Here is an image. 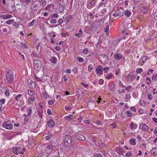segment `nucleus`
<instances>
[{
    "label": "nucleus",
    "instance_id": "37998d69",
    "mask_svg": "<svg viewBox=\"0 0 157 157\" xmlns=\"http://www.w3.org/2000/svg\"><path fill=\"white\" fill-rule=\"evenodd\" d=\"M50 23L51 24L56 23V20L55 19H51L50 21Z\"/></svg>",
    "mask_w": 157,
    "mask_h": 157
},
{
    "label": "nucleus",
    "instance_id": "c03bdc74",
    "mask_svg": "<svg viewBox=\"0 0 157 157\" xmlns=\"http://www.w3.org/2000/svg\"><path fill=\"white\" fill-rule=\"evenodd\" d=\"M5 94L6 95V96H9L10 95V93H9V90L8 89H7L6 90L5 92Z\"/></svg>",
    "mask_w": 157,
    "mask_h": 157
},
{
    "label": "nucleus",
    "instance_id": "4d7b16f0",
    "mask_svg": "<svg viewBox=\"0 0 157 157\" xmlns=\"http://www.w3.org/2000/svg\"><path fill=\"white\" fill-rule=\"evenodd\" d=\"M118 14H117V12H115L113 14V16L114 17H117L118 16Z\"/></svg>",
    "mask_w": 157,
    "mask_h": 157
},
{
    "label": "nucleus",
    "instance_id": "f3484780",
    "mask_svg": "<svg viewBox=\"0 0 157 157\" xmlns=\"http://www.w3.org/2000/svg\"><path fill=\"white\" fill-rule=\"evenodd\" d=\"M36 99V98L35 97H30L29 98L28 100V103L29 104H32L33 102Z\"/></svg>",
    "mask_w": 157,
    "mask_h": 157
},
{
    "label": "nucleus",
    "instance_id": "20e7f679",
    "mask_svg": "<svg viewBox=\"0 0 157 157\" xmlns=\"http://www.w3.org/2000/svg\"><path fill=\"white\" fill-rule=\"evenodd\" d=\"M0 126L8 130L12 129L13 128V125L12 124L10 123L7 124L6 122H5L1 124Z\"/></svg>",
    "mask_w": 157,
    "mask_h": 157
},
{
    "label": "nucleus",
    "instance_id": "6ab92c4d",
    "mask_svg": "<svg viewBox=\"0 0 157 157\" xmlns=\"http://www.w3.org/2000/svg\"><path fill=\"white\" fill-rule=\"evenodd\" d=\"M72 18V16L71 15H69L65 18L64 19L66 23H68Z\"/></svg>",
    "mask_w": 157,
    "mask_h": 157
},
{
    "label": "nucleus",
    "instance_id": "4c0bfd02",
    "mask_svg": "<svg viewBox=\"0 0 157 157\" xmlns=\"http://www.w3.org/2000/svg\"><path fill=\"white\" fill-rule=\"evenodd\" d=\"M52 7L51 5H48V6L45 8V9L46 10H50L51 8Z\"/></svg>",
    "mask_w": 157,
    "mask_h": 157
},
{
    "label": "nucleus",
    "instance_id": "f8f14e48",
    "mask_svg": "<svg viewBox=\"0 0 157 157\" xmlns=\"http://www.w3.org/2000/svg\"><path fill=\"white\" fill-rule=\"evenodd\" d=\"M114 58L120 60L122 58V55L119 53L115 54L114 55Z\"/></svg>",
    "mask_w": 157,
    "mask_h": 157
},
{
    "label": "nucleus",
    "instance_id": "79ce46f5",
    "mask_svg": "<svg viewBox=\"0 0 157 157\" xmlns=\"http://www.w3.org/2000/svg\"><path fill=\"white\" fill-rule=\"evenodd\" d=\"M52 136L51 134L45 137V139L47 140H49L50 139V138Z\"/></svg>",
    "mask_w": 157,
    "mask_h": 157
},
{
    "label": "nucleus",
    "instance_id": "cd10ccee",
    "mask_svg": "<svg viewBox=\"0 0 157 157\" xmlns=\"http://www.w3.org/2000/svg\"><path fill=\"white\" fill-rule=\"evenodd\" d=\"M114 85H112L109 86V89L113 91L115 90V89L114 88Z\"/></svg>",
    "mask_w": 157,
    "mask_h": 157
},
{
    "label": "nucleus",
    "instance_id": "bb28decb",
    "mask_svg": "<svg viewBox=\"0 0 157 157\" xmlns=\"http://www.w3.org/2000/svg\"><path fill=\"white\" fill-rule=\"evenodd\" d=\"M29 85L31 87L33 88L35 87V83L34 82H33L29 83Z\"/></svg>",
    "mask_w": 157,
    "mask_h": 157
},
{
    "label": "nucleus",
    "instance_id": "5fc2aeb1",
    "mask_svg": "<svg viewBox=\"0 0 157 157\" xmlns=\"http://www.w3.org/2000/svg\"><path fill=\"white\" fill-rule=\"evenodd\" d=\"M88 52V49L86 48L84 49L83 51V53L84 54H86Z\"/></svg>",
    "mask_w": 157,
    "mask_h": 157
},
{
    "label": "nucleus",
    "instance_id": "0eeeda50",
    "mask_svg": "<svg viewBox=\"0 0 157 157\" xmlns=\"http://www.w3.org/2000/svg\"><path fill=\"white\" fill-rule=\"evenodd\" d=\"M139 128L144 131H147L149 129V128L144 123L140 124L139 125Z\"/></svg>",
    "mask_w": 157,
    "mask_h": 157
},
{
    "label": "nucleus",
    "instance_id": "f257e3e1",
    "mask_svg": "<svg viewBox=\"0 0 157 157\" xmlns=\"http://www.w3.org/2000/svg\"><path fill=\"white\" fill-rule=\"evenodd\" d=\"M13 75L14 72L12 70H8L6 71V77L9 84H10L13 82Z\"/></svg>",
    "mask_w": 157,
    "mask_h": 157
},
{
    "label": "nucleus",
    "instance_id": "7c9ffc66",
    "mask_svg": "<svg viewBox=\"0 0 157 157\" xmlns=\"http://www.w3.org/2000/svg\"><path fill=\"white\" fill-rule=\"evenodd\" d=\"M13 20L12 19H10L7 21L6 23L7 24L10 25L11 23H13Z\"/></svg>",
    "mask_w": 157,
    "mask_h": 157
},
{
    "label": "nucleus",
    "instance_id": "7ed1b4c3",
    "mask_svg": "<svg viewBox=\"0 0 157 157\" xmlns=\"http://www.w3.org/2000/svg\"><path fill=\"white\" fill-rule=\"evenodd\" d=\"M39 5L40 3L38 1H34L31 6V9L33 10H38L40 8Z\"/></svg>",
    "mask_w": 157,
    "mask_h": 157
},
{
    "label": "nucleus",
    "instance_id": "a211bd4d",
    "mask_svg": "<svg viewBox=\"0 0 157 157\" xmlns=\"http://www.w3.org/2000/svg\"><path fill=\"white\" fill-rule=\"evenodd\" d=\"M151 154H153L154 155H157V148H152L151 151Z\"/></svg>",
    "mask_w": 157,
    "mask_h": 157
},
{
    "label": "nucleus",
    "instance_id": "393cba45",
    "mask_svg": "<svg viewBox=\"0 0 157 157\" xmlns=\"http://www.w3.org/2000/svg\"><path fill=\"white\" fill-rule=\"evenodd\" d=\"M42 109H38V114L40 117H42Z\"/></svg>",
    "mask_w": 157,
    "mask_h": 157
},
{
    "label": "nucleus",
    "instance_id": "052dcab7",
    "mask_svg": "<svg viewBox=\"0 0 157 157\" xmlns=\"http://www.w3.org/2000/svg\"><path fill=\"white\" fill-rule=\"evenodd\" d=\"M58 22L59 24H62L63 22V20L61 18L59 20Z\"/></svg>",
    "mask_w": 157,
    "mask_h": 157
},
{
    "label": "nucleus",
    "instance_id": "c756f323",
    "mask_svg": "<svg viewBox=\"0 0 157 157\" xmlns=\"http://www.w3.org/2000/svg\"><path fill=\"white\" fill-rule=\"evenodd\" d=\"M143 70L141 68H137L136 70V72L137 73H140L142 72Z\"/></svg>",
    "mask_w": 157,
    "mask_h": 157
},
{
    "label": "nucleus",
    "instance_id": "c85d7f7f",
    "mask_svg": "<svg viewBox=\"0 0 157 157\" xmlns=\"http://www.w3.org/2000/svg\"><path fill=\"white\" fill-rule=\"evenodd\" d=\"M113 76V74L111 73H110L109 74L107 75L106 77L105 78L107 79H110L111 77Z\"/></svg>",
    "mask_w": 157,
    "mask_h": 157
},
{
    "label": "nucleus",
    "instance_id": "f03ea898",
    "mask_svg": "<svg viewBox=\"0 0 157 157\" xmlns=\"http://www.w3.org/2000/svg\"><path fill=\"white\" fill-rule=\"evenodd\" d=\"M33 65L35 69L40 70L42 66L41 61L39 59H35L33 61Z\"/></svg>",
    "mask_w": 157,
    "mask_h": 157
},
{
    "label": "nucleus",
    "instance_id": "2f4dec72",
    "mask_svg": "<svg viewBox=\"0 0 157 157\" xmlns=\"http://www.w3.org/2000/svg\"><path fill=\"white\" fill-rule=\"evenodd\" d=\"M28 94L31 96H33L34 93L33 91H31L30 90H28Z\"/></svg>",
    "mask_w": 157,
    "mask_h": 157
},
{
    "label": "nucleus",
    "instance_id": "39448f33",
    "mask_svg": "<svg viewBox=\"0 0 157 157\" xmlns=\"http://www.w3.org/2000/svg\"><path fill=\"white\" fill-rule=\"evenodd\" d=\"M76 138L81 141H84L85 140V138L84 136L80 132H78L75 135Z\"/></svg>",
    "mask_w": 157,
    "mask_h": 157
},
{
    "label": "nucleus",
    "instance_id": "c9c22d12",
    "mask_svg": "<svg viewBox=\"0 0 157 157\" xmlns=\"http://www.w3.org/2000/svg\"><path fill=\"white\" fill-rule=\"evenodd\" d=\"M148 98L150 100H151L152 99L153 97L151 93H148L147 95Z\"/></svg>",
    "mask_w": 157,
    "mask_h": 157
},
{
    "label": "nucleus",
    "instance_id": "2eb2a0df",
    "mask_svg": "<svg viewBox=\"0 0 157 157\" xmlns=\"http://www.w3.org/2000/svg\"><path fill=\"white\" fill-rule=\"evenodd\" d=\"M124 10L122 8L119 9L117 11L118 15L120 16H122L124 14Z\"/></svg>",
    "mask_w": 157,
    "mask_h": 157
},
{
    "label": "nucleus",
    "instance_id": "473e14b6",
    "mask_svg": "<svg viewBox=\"0 0 157 157\" xmlns=\"http://www.w3.org/2000/svg\"><path fill=\"white\" fill-rule=\"evenodd\" d=\"M134 72H130L129 74L126 77L127 78H128L129 77V76L130 77H132L134 76Z\"/></svg>",
    "mask_w": 157,
    "mask_h": 157
},
{
    "label": "nucleus",
    "instance_id": "e433bc0d",
    "mask_svg": "<svg viewBox=\"0 0 157 157\" xmlns=\"http://www.w3.org/2000/svg\"><path fill=\"white\" fill-rule=\"evenodd\" d=\"M55 102V100H50L48 101V104L50 105H52Z\"/></svg>",
    "mask_w": 157,
    "mask_h": 157
},
{
    "label": "nucleus",
    "instance_id": "ea45409f",
    "mask_svg": "<svg viewBox=\"0 0 157 157\" xmlns=\"http://www.w3.org/2000/svg\"><path fill=\"white\" fill-rule=\"evenodd\" d=\"M94 157H102V155L100 154L95 153L94 154Z\"/></svg>",
    "mask_w": 157,
    "mask_h": 157
},
{
    "label": "nucleus",
    "instance_id": "6e6552de",
    "mask_svg": "<svg viewBox=\"0 0 157 157\" xmlns=\"http://www.w3.org/2000/svg\"><path fill=\"white\" fill-rule=\"evenodd\" d=\"M21 148L20 147L16 148L13 147V151L16 154H18L19 153L23 154V152L21 151Z\"/></svg>",
    "mask_w": 157,
    "mask_h": 157
},
{
    "label": "nucleus",
    "instance_id": "58836bf2",
    "mask_svg": "<svg viewBox=\"0 0 157 157\" xmlns=\"http://www.w3.org/2000/svg\"><path fill=\"white\" fill-rule=\"evenodd\" d=\"M58 17L59 15L57 13H56L52 14L51 16V17L52 18H57Z\"/></svg>",
    "mask_w": 157,
    "mask_h": 157
},
{
    "label": "nucleus",
    "instance_id": "f704fd0d",
    "mask_svg": "<svg viewBox=\"0 0 157 157\" xmlns=\"http://www.w3.org/2000/svg\"><path fill=\"white\" fill-rule=\"evenodd\" d=\"M152 79L155 81L157 80V75H153L152 77Z\"/></svg>",
    "mask_w": 157,
    "mask_h": 157
},
{
    "label": "nucleus",
    "instance_id": "dca6fc26",
    "mask_svg": "<svg viewBox=\"0 0 157 157\" xmlns=\"http://www.w3.org/2000/svg\"><path fill=\"white\" fill-rule=\"evenodd\" d=\"M20 1L24 5H28L32 1V0H20Z\"/></svg>",
    "mask_w": 157,
    "mask_h": 157
},
{
    "label": "nucleus",
    "instance_id": "774afa93",
    "mask_svg": "<svg viewBox=\"0 0 157 157\" xmlns=\"http://www.w3.org/2000/svg\"><path fill=\"white\" fill-rule=\"evenodd\" d=\"M55 49L56 51H59L60 50V48L58 47V46H56L55 48Z\"/></svg>",
    "mask_w": 157,
    "mask_h": 157
},
{
    "label": "nucleus",
    "instance_id": "13d9d810",
    "mask_svg": "<svg viewBox=\"0 0 157 157\" xmlns=\"http://www.w3.org/2000/svg\"><path fill=\"white\" fill-rule=\"evenodd\" d=\"M84 122L86 124H89L90 123V121L89 120H85L84 121Z\"/></svg>",
    "mask_w": 157,
    "mask_h": 157
},
{
    "label": "nucleus",
    "instance_id": "49530a36",
    "mask_svg": "<svg viewBox=\"0 0 157 157\" xmlns=\"http://www.w3.org/2000/svg\"><path fill=\"white\" fill-rule=\"evenodd\" d=\"M109 25H108L106 26L105 28V31L106 32H108L109 30Z\"/></svg>",
    "mask_w": 157,
    "mask_h": 157
},
{
    "label": "nucleus",
    "instance_id": "412c9836",
    "mask_svg": "<svg viewBox=\"0 0 157 157\" xmlns=\"http://www.w3.org/2000/svg\"><path fill=\"white\" fill-rule=\"evenodd\" d=\"M74 116L72 115H71L69 116H66L65 117V119L68 121H70L73 118Z\"/></svg>",
    "mask_w": 157,
    "mask_h": 157
},
{
    "label": "nucleus",
    "instance_id": "4468645a",
    "mask_svg": "<svg viewBox=\"0 0 157 157\" xmlns=\"http://www.w3.org/2000/svg\"><path fill=\"white\" fill-rule=\"evenodd\" d=\"M48 126L50 127H53L55 125V123L53 121V120L52 119H51L49 121H48Z\"/></svg>",
    "mask_w": 157,
    "mask_h": 157
},
{
    "label": "nucleus",
    "instance_id": "a878e982",
    "mask_svg": "<svg viewBox=\"0 0 157 157\" xmlns=\"http://www.w3.org/2000/svg\"><path fill=\"white\" fill-rule=\"evenodd\" d=\"M52 62L53 63H55L56 61V58L55 57H52L51 59Z\"/></svg>",
    "mask_w": 157,
    "mask_h": 157
},
{
    "label": "nucleus",
    "instance_id": "a18cd8bd",
    "mask_svg": "<svg viewBox=\"0 0 157 157\" xmlns=\"http://www.w3.org/2000/svg\"><path fill=\"white\" fill-rule=\"evenodd\" d=\"M25 117V121H27L29 120V118L27 117V115L26 114H24L23 115Z\"/></svg>",
    "mask_w": 157,
    "mask_h": 157
},
{
    "label": "nucleus",
    "instance_id": "9b49d317",
    "mask_svg": "<svg viewBox=\"0 0 157 157\" xmlns=\"http://www.w3.org/2000/svg\"><path fill=\"white\" fill-rule=\"evenodd\" d=\"M64 142L71 144L72 143V139L71 136H66L64 139Z\"/></svg>",
    "mask_w": 157,
    "mask_h": 157
},
{
    "label": "nucleus",
    "instance_id": "864d4df0",
    "mask_svg": "<svg viewBox=\"0 0 157 157\" xmlns=\"http://www.w3.org/2000/svg\"><path fill=\"white\" fill-rule=\"evenodd\" d=\"M132 88V87L131 86H128L127 87H126V88L125 89V90H127L128 91L130 92V90H128V89H130Z\"/></svg>",
    "mask_w": 157,
    "mask_h": 157
},
{
    "label": "nucleus",
    "instance_id": "5701e85b",
    "mask_svg": "<svg viewBox=\"0 0 157 157\" xmlns=\"http://www.w3.org/2000/svg\"><path fill=\"white\" fill-rule=\"evenodd\" d=\"M36 21V19H33V21L28 24V26L29 27L33 26Z\"/></svg>",
    "mask_w": 157,
    "mask_h": 157
},
{
    "label": "nucleus",
    "instance_id": "4be33fe9",
    "mask_svg": "<svg viewBox=\"0 0 157 157\" xmlns=\"http://www.w3.org/2000/svg\"><path fill=\"white\" fill-rule=\"evenodd\" d=\"M135 141L136 139H135L132 138L130 140V143L131 144L134 145L136 144V142Z\"/></svg>",
    "mask_w": 157,
    "mask_h": 157
},
{
    "label": "nucleus",
    "instance_id": "ddd939ff",
    "mask_svg": "<svg viewBox=\"0 0 157 157\" xmlns=\"http://www.w3.org/2000/svg\"><path fill=\"white\" fill-rule=\"evenodd\" d=\"M102 67L101 66H99L97 69L96 74H100V75L102 74Z\"/></svg>",
    "mask_w": 157,
    "mask_h": 157
},
{
    "label": "nucleus",
    "instance_id": "de8ad7c7",
    "mask_svg": "<svg viewBox=\"0 0 157 157\" xmlns=\"http://www.w3.org/2000/svg\"><path fill=\"white\" fill-rule=\"evenodd\" d=\"M103 70L105 71V73H107V71L109 70V67H104Z\"/></svg>",
    "mask_w": 157,
    "mask_h": 157
},
{
    "label": "nucleus",
    "instance_id": "0e129e2a",
    "mask_svg": "<svg viewBox=\"0 0 157 157\" xmlns=\"http://www.w3.org/2000/svg\"><path fill=\"white\" fill-rule=\"evenodd\" d=\"M153 121L157 123V118L156 117H153L152 118Z\"/></svg>",
    "mask_w": 157,
    "mask_h": 157
},
{
    "label": "nucleus",
    "instance_id": "423d86ee",
    "mask_svg": "<svg viewBox=\"0 0 157 157\" xmlns=\"http://www.w3.org/2000/svg\"><path fill=\"white\" fill-rule=\"evenodd\" d=\"M147 56H143L139 61L138 64L140 66L143 65L144 64L145 62L147 61Z\"/></svg>",
    "mask_w": 157,
    "mask_h": 157
},
{
    "label": "nucleus",
    "instance_id": "1a4fd4ad",
    "mask_svg": "<svg viewBox=\"0 0 157 157\" xmlns=\"http://www.w3.org/2000/svg\"><path fill=\"white\" fill-rule=\"evenodd\" d=\"M12 17L13 16L10 14H2L0 13V18H2L4 19L10 18Z\"/></svg>",
    "mask_w": 157,
    "mask_h": 157
},
{
    "label": "nucleus",
    "instance_id": "aec40b11",
    "mask_svg": "<svg viewBox=\"0 0 157 157\" xmlns=\"http://www.w3.org/2000/svg\"><path fill=\"white\" fill-rule=\"evenodd\" d=\"M99 56L100 57V58L102 57L103 58V61H104V62H105L106 60L108 59V56L104 54L100 55Z\"/></svg>",
    "mask_w": 157,
    "mask_h": 157
},
{
    "label": "nucleus",
    "instance_id": "8fccbe9b",
    "mask_svg": "<svg viewBox=\"0 0 157 157\" xmlns=\"http://www.w3.org/2000/svg\"><path fill=\"white\" fill-rule=\"evenodd\" d=\"M99 84L100 85H102L103 83L104 80L102 79H100L99 80Z\"/></svg>",
    "mask_w": 157,
    "mask_h": 157
},
{
    "label": "nucleus",
    "instance_id": "e2e57ef3",
    "mask_svg": "<svg viewBox=\"0 0 157 157\" xmlns=\"http://www.w3.org/2000/svg\"><path fill=\"white\" fill-rule=\"evenodd\" d=\"M3 32H4L5 33H7L8 32L7 29L6 28H4L3 29Z\"/></svg>",
    "mask_w": 157,
    "mask_h": 157
},
{
    "label": "nucleus",
    "instance_id": "bf43d9fd",
    "mask_svg": "<svg viewBox=\"0 0 157 157\" xmlns=\"http://www.w3.org/2000/svg\"><path fill=\"white\" fill-rule=\"evenodd\" d=\"M47 113L49 115H51L52 114L51 111L50 109H48L47 110Z\"/></svg>",
    "mask_w": 157,
    "mask_h": 157
},
{
    "label": "nucleus",
    "instance_id": "9d476101",
    "mask_svg": "<svg viewBox=\"0 0 157 157\" xmlns=\"http://www.w3.org/2000/svg\"><path fill=\"white\" fill-rule=\"evenodd\" d=\"M64 8L62 6H58L56 9V11L58 13H61L64 11Z\"/></svg>",
    "mask_w": 157,
    "mask_h": 157
},
{
    "label": "nucleus",
    "instance_id": "69168bd1",
    "mask_svg": "<svg viewBox=\"0 0 157 157\" xmlns=\"http://www.w3.org/2000/svg\"><path fill=\"white\" fill-rule=\"evenodd\" d=\"M131 155L132 153L131 152L127 153L125 154L126 156L127 157H129V156H130Z\"/></svg>",
    "mask_w": 157,
    "mask_h": 157
},
{
    "label": "nucleus",
    "instance_id": "3c124183",
    "mask_svg": "<svg viewBox=\"0 0 157 157\" xmlns=\"http://www.w3.org/2000/svg\"><path fill=\"white\" fill-rule=\"evenodd\" d=\"M21 44L23 48H27V46L25 44L21 42Z\"/></svg>",
    "mask_w": 157,
    "mask_h": 157
},
{
    "label": "nucleus",
    "instance_id": "a19ab883",
    "mask_svg": "<svg viewBox=\"0 0 157 157\" xmlns=\"http://www.w3.org/2000/svg\"><path fill=\"white\" fill-rule=\"evenodd\" d=\"M71 108H72L70 106H65V110L67 112L69 111Z\"/></svg>",
    "mask_w": 157,
    "mask_h": 157
},
{
    "label": "nucleus",
    "instance_id": "72a5a7b5",
    "mask_svg": "<svg viewBox=\"0 0 157 157\" xmlns=\"http://www.w3.org/2000/svg\"><path fill=\"white\" fill-rule=\"evenodd\" d=\"M77 60L80 62H82L83 61V59L82 57H78Z\"/></svg>",
    "mask_w": 157,
    "mask_h": 157
},
{
    "label": "nucleus",
    "instance_id": "338daca9",
    "mask_svg": "<svg viewBox=\"0 0 157 157\" xmlns=\"http://www.w3.org/2000/svg\"><path fill=\"white\" fill-rule=\"evenodd\" d=\"M52 146H53V147H56L57 146V144L56 145L55 144H54V142H52Z\"/></svg>",
    "mask_w": 157,
    "mask_h": 157
},
{
    "label": "nucleus",
    "instance_id": "b1692460",
    "mask_svg": "<svg viewBox=\"0 0 157 157\" xmlns=\"http://www.w3.org/2000/svg\"><path fill=\"white\" fill-rule=\"evenodd\" d=\"M131 13L129 10H127L124 12V14L126 17H129L131 15Z\"/></svg>",
    "mask_w": 157,
    "mask_h": 157
},
{
    "label": "nucleus",
    "instance_id": "680f3d73",
    "mask_svg": "<svg viewBox=\"0 0 157 157\" xmlns=\"http://www.w3.org/2000/svg\"><path fill=\"white\" fill-rule=\"evenodd\" d=\"M42 1L43 5L44 6H45L47 4L45 0H43Z\"/></svg>",
    "mask_w": 157,
    "mask_h": 157
},
{
    "label": "nucleus",
    "instance_id": "09e8293b",
    "mask_svg": "<svg viewBox=\"0 0 157 157\" xmlns=\"http://www.w3.org/2000/svg\"><path fill=\"white\" fill-rule=\"evenodd\" d=\"M126 113L128 114L127 116L128 117L131 116L132 115V113L129 110L127 111Z\"/></svg>",
    "mask_w": 157,
    "mask_h": 157
},
{
    "label": "nucleus",
    "instance_id": "6e6d98bb",
    "mask_svg": "<svg viewBox=\"0 0 157 157\" xmlns=\"http://www.w3.org/2000/svg\"><path fill=\"white\" fill-rule=\"evenodd\" d=\"M31 112H32V109L31 108H29V112H28V116H29L31 115Z\"/></svg>",
    "mask_w": 157,
    "mask_h": 157
},
{
    "label": "nucleus",
    "instance_id": "603ef678",
    "mask_svg": "<svg viewBox=\"0 0 157 157\" xmlns=\"http://www.w3.org/2000/svg\"><path fill=\"white\" fill-rule=\"evenodd\" d=\"M81 84L82 85H83V87H85V88H86V87L87 86H88V85L87 84H85V83H84V82H82L81 83Z\"/></svg>",
    "mask_w": 157,
    "mask_h": 157
}]
</instances>
